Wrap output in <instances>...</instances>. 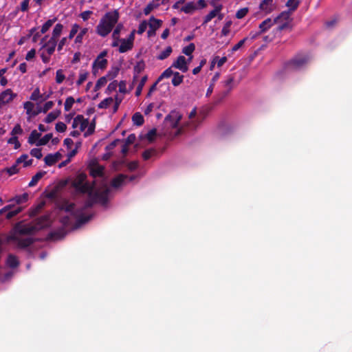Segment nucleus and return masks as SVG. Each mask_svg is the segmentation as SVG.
I'll list each match as a JSON object with an SVG mask.
<instances>
[{"label": "nucleus", "instance_id": "nucleus-1", "mask_svg": "<svg viewBox=\"0 0 352 352\" xmlns=\"http://www.w3.org/2000/svg\"><path fill=\"white\" fill-rule=\"evenodd\" d=\"M85 193L88 195V199L85 201L83 206L76 212L77 216L76 227H80L91 219L92 215H85L83 212L85 210L91 208L95 204H96V200L91 194V189Z\"/></svg>", "mask_w": 352, "mask_h": 352}, {"label": "nucleus", "instance_id": "nucleus-2", "mask_svg": "<svg viewBox=\"0 0 352 352\" xmlns=\"http://www.w3.org/2000/svg\"><path fill=\"white\" fill-rule=\"evenodd\" d=\"M87 175L85 173H78L72 182V186L80 193L85 194L91 189L92 185L87 181Z\"/></svg>", "mask_w": 352, "mask_h": 352}, {"label": "nucleus", "instance_id": "nucleus-3", "mask_svg": "<svg viewBox=\"0 0 352 352\" xmlns=\"http://www.w3.org/2000/svg\"><path fill=\"white\" fill-rule=\"evenodd\" d=\"M309 56L307 54H298L287 63V67L292 69H299L307 64Z\"/></svg>", "mask_w": 352, "mask_h": 352}, {"label": "nucleus", "instance_id": "nucleus-4", "mask_svg": "<svg viewBox=\"0 0 352 352\" xmlns=\"http://www.w3.org/2000/svg\"><path fill=\"white\" fill-rule=\"evenodd\" d=\"M14 230L20 235L33 234L38 232L33 223L26 224L17 223L14 227Z\"/></svg>", "mask_w": 352, "mask_h": 352}, {"label": "nucleus", "instance_id": "nucleus-5", "mask_svg": "<svg viewBox=\"0 0 352 352\" xmlns=\"http://www.w3.org/2000/svg\"><path fill=\"white\" fill-rule=\"evenodd\" d=\"M94 185L91 186V194L96 200V204L99 203L102 204V206H104L107 204L108 201V195L109 194V189L108 188H106L104 190L102 191L99 190H94Z\"/></svg>", "mask_w": 352, "mask_h": 352}, {"label": "nucleus", "instance_id": "nucleus-6", "mask_svg": "<svg viewBox=\"0 0 352 352\" xmlns=\"http://www.w3.org/2000/svg\"><path fill=\"white\" fill-rule=\"evenodd\" d=\"M289 12H283L278 16H276L274 20V23H278L283 22L280 25H279L277 28L278 31H282L285 29H287L289 27Z\"/></svg>", "mask_w": 352, "mask_h": 352}, {"label": "nucleus", "instance_id": "nucleus-7", "mask_svg": "<svg viewBox=\"0 0 352 352\" xmlns=\"http://www.w3.org/2000/svg\"><path fill=\"white\" fill-rule=\"evenodd\" d=\"M9 240L16 241L17 243V247L21 249L30 247L35 241V239L31 237L21 239L16 235L10 236Z\"/></svg>", "mask_w": 352, "mask_h": 352}, {"label": "nucleus", "instance_id": "nucleus-8", "mask_svg": "<svg viewBox=\"0 0 352 352\" xmlns=\"http://www.w3.org/2000/svg\"><path fill=\"white\" fill-rule=\"evenodd\" d=\"M162 25V21L155 19L152 16L149 19L148 27L149 30L147 32L148 37L155 36L156 30L159 29Z\"/></svg>", "mask_w": 352, "mask_h": 352}, {"label": "nucleus", "instance_id": "nucleus-9", "mask_svg": "<svg viewBox=\"0 0 352 352\" xmlns=\"http://www.w3.org/2000/svg\"><path fill=\"white\" fill-rule=\"evenodd\" d=\"M28 158V155L23 154L19 158L16 159L15 163L10 167H8L4 168L3 171L6 172L9 176H12L14 174H16L19 171V168H18V165L22 163L23 161Z\"/></svg>", "mask_w": 352, "mask_h": 352}, {"label": "nucleus", "instance_id": "nucleus-10", "mask_svg": "<svg viewBox=\"0 0 352 352\" xmlns=\"http://www.w3.org/2000/svg\"><path fill=\"white\" fill-rule=\"evenodd\" d=\"M119 16L118 11L115 10L113 12H107L101 19L104 20L106 23L109 24L113 28L115 25L118 23Z\"/></svg>", "mask_w": 352, "mask_h": 352}, {"label": "nucleus", "instance_id": "nucleus-11", "mask_svg": "<svg viewBox=\"0 0 352 352\" xmlns=\"http://www.w3.org/2000/svg\"><path fill=\"white\" fill-rule=\"evenodd\" d=\"M113 30V28L109 24L106 23L104 20L100 19L98 25L96 27V32L98 35L105 37Z\"/></svg>", "mask_w": 352, "mask_h": 352}, {"label": "nucleus", "instance_id": "nucleus-12", "mask_svg": "<svg viewBox=\"0 0 352 352\" xmlns=\"http://www.w3.org/2000/svg\"><path fill=\"white\" fill-rule=\"evenodd\" d=\"M16 96V95L13 94L10 89H8L1 92L0 94V108L11 102Z\"/></svg>", "mask_w": 352, "mask_h": 352}, {"label": "nucleus", "instance_id": "nucleus-13", "mask_svg": "<svg viewBox=\"0 0 352 352\" xmlns=\"http://www.w3.org/2000/svg\"><path fill=\"white\" fill-rule=\"evenodd\" d=\"M107 63L108 61L107 59L97 56L92 63L93 74L96 75L98 69H104L107 66Z\"/></svg>", "mask_w": 352, "mask_h": 352}, {"label": "nucleus", "instance_id": "nucleus-14", "mask_svg": "<svg viewBox=\"0 0 352 352\" xmlns=\"http://www.w3.org/2000/svg\"><path fill=\"white\" fill-rule=\"evenodd\" d=\"M171 67H175L182 72H186L188 69L186 63V59L184 56H179L177 60L172 64Z\"/></svg>", "mask_w": 352, "mask_h": 352}, {"label": "nucleus", "instance_id": "nucleus-15", "mask_svg": "<svg viewBox=\"0 0 352 352\" xmlns=\"http://www.w3.org/2000/svg\"><path fill=\"white\" fill-rule=\"evenodd\" d=\"M259 8L266 14H270L274 10L275 5L273 0H263L259 5Z\"/></svg>", "mask_w": 352, "mask_h": 352}, {"label": "nucleus", "instance_id": "nucleus-16", "mask_svg": "<svg viewBox=\"0 0 352 352\" xmlns=\"http://www.w3.org/2000/svg\"><path fill=\"white\" fill-rule=\"evenodd\" d=\"M123 25L122 23H119L116 25V28L114 29L112 34V38L113 40L111 43L112 47H115L119 45L120 41L121 40L120 38V34Z\"/></svg>", "mask_w": 352, "mask_h": 352}, {"label": "nucleus", "instance_id": "nucleus-17", "mask_svg": "<svg viewBox=\"0 0 352 352\" xmlns=\"http://www.w3.org/2000/svg\"><path fill=\"white\" fill-rule=\"evenodd\" d=\"M37 231H39L49 226V218L47 216H41L37 218L34 222Z\"/></svg>", "mask_w": 352, "mask_h": 352}, {"label": "nucleus", "instance_id": "nucleus-18", "mask_svg": "<svg viewBox=\"0 0 352 352\" xmlns=\"http://www.w3.org/2000/svg\"><path fill=\"white\" fill-rule=\"evenodd\" d=\"M222 5H219L215 7V8L210 11L205 17L204 19L203 25H206L208 23H209L213 18H214L217 14L220 12V11L222 10Z\"/></svg>", "mask_w": 352, "mask_h": 352}, {"label": "nucleus", "instance_id": "nucleus-19", "mask_svg": "<svg viewBox=\"0 0 352 352\" xmlns=\"http://www.w3.org/2000/svg\"><path fill=\"white\" fill-rule=\"evenodd\" d=\"M127 178V175L124 174H119L111 180V186L115 188H119L124 184V180Z\"/></svg>", "mask_w": 352, "mask_h": 352}, {"label": "nucleus", "instance_id": "nucleus-20", "mask_svg": "<svg viewBox=\"0 0 352 352\" xmlns=\"http://www.w3.org/2000/svg\"><path fill=\"white\" fill-rule=\"evenodd\" d=\"M145 69V63L144 60H141L135 64L133 67V82L137 80L139 74H140Z\"/></svg>", "mask_w": 352, "mask_h": 352}, {"label": "nucleus", "instance_id": "nucleus-21", "mask_svg": "<svg viewBox=\"0 0 352 352\" xmlns=\"http://www.w3.org/2000/svg\"><path fill=\"white\" fill-rule=\"evenodd\" d=\"M103 174L104 167L100 165L96 164L90 168V175L93 177H102Z\"/></svg>", "mask_w": 352, "mask_h": 352}, {"label": "nucleus", "instance_id": "nucleus-22", "mask_svg": "<svg viewBox=\"0 0 352 352\" xmlns=\"http://www.w3.org/2000/svg\"><path fill=\"white\" fill-rule=\"evenodd\" d=\"M234 80V77L232 76H230L224 81V86L226 87V90L222 93V94H223L222 98H225L232 89Z\"/></svg>", "mask_w": 352, "mask_h": 352}, {"label": "nucleus", "instance_id": "nucleus-23", "mask_svg": "<svg viewBox=\"0 0 352 352\" xmlns=\"http://www.w3.org/2000/svg\"><path fill=\"white\" fill-rule=\"evenodd\" d=\"M120 45L119 47V52L120 53L126 52L131 50L133 47V45L132 44H131L130 42L127 41L124 38H122L120 41Z\"/></svg>", "mask_w": 352, "mask_h": 352}, {"label": "nucleus", "instance_id": "nucleus-24", "mask_svg": "<svg viewBox=\"0 0 352 352\" xmlns=\"http://www.w3.org/2000/svg\"><path fill=\"white\" fill-rule=\"evenodd\" d=\"M274 21H272L270 18H267V19L264 20L263 22H261L259 25V32L261 34L266 32L267 30H269L274 24Z\"/></svg>", "mask_w": 352, "mask_h": 352}, {"label": "nucleus", "instance_id": "nucleus-25", "mask_svg": "<svg viewBox=\"0 0 352 352\" xmlns=\"http://www.w3.org/2000/svg\"><path fill=\"white\" fill-rule=\"evenodd\" d=\"M7 265L11 268H15L19 266V262L17 257L13 254H9L7 258Z\"/></svg>", "mask_w": 352, "mask_h": 352}, {"label": "nucleus", "instance_id": "nucleus-26", "mask_svg": "<svg viewBox=\"0 0 352 352\" xmlns=\"http://www.w3.org/2000/svg\"><path fill=\"white\" fill-rule=\"evenodd\" d=\"M46 173L45 171H39L36 175H34L31 181L29 182L28 186L33 187L36 185L38 182L45 175Z\"/></svg>", "mask_w": 352, "mask_h": 352}, {"label": "nucleus", "instance_id": "nucleus-27", "mask_svg": "<svg viewBox=\"0 0 352 352\" xmlns=\"http://www.w3.org/2000/svg\"><path fill=\"white\" fill-rule=\"evenodd\" d=\"M41 135V134L37 132L36 130H33L28 138V143L32 145L36 144V143L40 140Z\"/></svg>", "mask_w": 352, "mask_h": 352}, {"label": "nucleus", "instance_id": "nucleus-28", "mask_svg": "<svg viewBox=\"0 0 352 352\" xmlns=\"http://www.w3.org/2000/svg\"><path fill=\"white\" fill-rule=\"evenodd\" d=\"M60 113H61L60 110H56V111L50 112L45 117V118L44 120L45 122H46V123L52 122L60 115Z\"/></svg>", "mask_w": 352, "mask_h": 352}, {"label": "nucleus", "instance_id": "nucleus-29", "mask_svg": "<svg viewBox=\"0 0 352 352\" xmlns=\"http://www.w3.org/2000/svg\"><path fill=\"white\" fill-rule=\"evenodd\" d=\"M132 121L133 124L140 126L144 124V120L143 116L140 113L137 112L133 115Z\"/></svg>", "mask_w": 352, "mask_h": 352}, {"label": "nucleus", "instance_id": "nucleus-30", "mask_svg": "<svg viewBox=\"0 0 352 352\" xmlns=\"http://www.w3.org/2000/svg\"><path fill=\"white\" fill-rule=\"evenodd\" d=\"M197 9L194 2L190 1L187 3L184 6L181 8V11L186 14L192 13Z\"/></svg>", "mask_w": 352, "mask_h": 352}, {"label": "nucleus", "instance_id": "nucleus-31", "mask_svg": "<svg viewBox=\"0 0 352 352\" xmlns=\"http://www.w3.org/2000/svg\"><path fill=\"white\" fill-rule=\"evenodd\" d=\"M54 102L53 101H47L43 106V108L38 109L36 111L34 112L32 114L33 116H36L39 113L43 112L44 113H47L50 109H52L54 106Z\"/></svg>", "mask_w": 352, "mask_h": 352}, {"label": "nucleus", "instance_id": "nucleus-32", "mask_svg": "<svg viewBox=\"0 0 352 352\" xmlns=\"http://www.w3.org/2000/svg\"><path fill=\"white\" fill-rule=\"evenodd\" d=\"M57 19L54 17L52 19H48L41 27V33L45 34L48 30L52 26V25L56 22Z\"/></svg>", "mask_w": 352, "mask_h": 352}, {"label": "nucleus", "instance_id": "nucleus-33", "mask_svg": "<svg viewBox=\"0 0 352 352\" xmlns=\"http://www.w3.org/2000/svg\"><path fill=\"white\" fill-rule=\"evenodd\" d=\"M28 194L25 192L23 195L16 196L12 199H10V201H14L16 204H21L26 202L28 199Z\"/></svg>", "mask_w": 352, "mask_h": 352}, {"label": "nucleus", "instance_id": "nucleus-34", "mask_svg": "<svg viewBox=\"0 0 352 352\" xmlns=\"http://www.w3.org/2000/svg\"><path fill=\"white\" fill-rule=\"evenodd\" d=\"M183 79L184 76L176 72L174 73L173 78L172 79V84L173 86L177 87L183 82Z\"/></svg>", "mask_w": 352, "mask_h": 352}, {"label": "nucleus", "instance_id": "nucleus-35", "mask_svg": "<svg viewBox=\"0 0 352 352\" xmlns=\"http://www.w3.org/2000/svg\"><path fill=\"white\" fill-rule=\"evenodd\" d=\"M148 80V76L146 75L144 76L140 82H139L138 87H137V89H136V91H135V96H140L142 91V89H143V87L146 83V82Z\"/></svg>", "mask_w": 352, "mask_h": 352}, {"label": "nucleus", "instance_id": "nucleus-36", "mask_svg": "<svg viewBox=\"0 0 352 352\" xmlns=\"http://www.w3.org/2000/svg\"><path fill=\"white\" fill-rule=\"evenodd\" d=\"M63 29V25L61 23H57L52 32V37L58 40V37L61 34Z\"/></svg>", "mask_w": 352, "mask_h": 352}, {"label": "nucleus", "instance_id": "nucleus-37", "mask_svg": "<svg viewBox=\"0 0 352 352\" xmlns=\"http://www.w3.org/2000/svg\"><path fill=\"white\" fill-rule=\"evenodd\" d=\"M172 51V47L170 46H168L164 51L160 52V54L157 56V58L158 60H164L170 55Z\"/></svg>", "mask_w": 352, "mask_h": 352}, {"label": "nucleus", "instance_id": "nucleus-38", "mask_svg": "<svg viewBox=\"0 0 352 352\" xmlns=\"http://www.w3.org/2000/svg\"><path fill=\"white\" fill-rule=\"evenodd\" d=\"M23 208L21 206H17L15 208H13L12 210H10V211H8V212L6 214V217L7 219H10L14 216L17 215L19 213H20L22 211Z\"/></svg>", "mask_w": 352, "mask_h": 352}, {"label": "nucleus", "instance_id": "nucleus-39", "mask_svg": "<svg viewBox=\"0 0 352 352\" xmlns=\"http://www.w3.org/2000/svg\"><path fill=\"white\" fill-rule=\"evenodd\" d=\"M160 6V3H155L153 1L149 3L144 9V14L145 15H148L151 13V12L155 9L158 8Z\"/></svg>", "mask_w": 352, "mask_h": 352}, {"label": "nucleus", "instance_id": "nucleus-40", "mask_svg": "<svg viewBox=\"0 0 352 352\" xmlns=\"http://www.w3.org/2000/svg\"><path fill=\"white\" fill-rule=\"evenodd\" d=\"M52 138V133H47V134L45 135L42 138H41L36 143V145L38 146L46 145Z\"/></svg>", "mask_w": 352, "mask_h": 352}, {"label": "nucleus", "instance_id": "nucleus-41", "mask_svg": "<svg viewBox=\"0 0 352 352\" xmlns=\"http://www.w3.org/2000/svg\"><path fill=\"white\" fill-rule=\"evenodd\" d=\"M113 98L111 97H109L102 100L98 104V107L99 109H107L113 103Z\"/></svg>", "mask_w": 352, "mask_h": 352}, {"label": "nucleus", "instance_id": "nucleus-42", "mask_svg": "<svg viewBox=\"0 0 352 352\" xmlns=\"http://www.w3.org/2000/svg\"><path fill=\"white\" fill-rule=\"evenodd\" d=\"M87 32L88 29L87 28H82L75 38V43L81 44L82 43L83 37L87 33Z\"/></svg>", "mask_w": 352, "mask_h": 352}, {"label": "nucleus", "instance_id": "nucleus-43", "mask_svg": "<svg viewBox=\"0 0 352 352\" xmlns=\"http://www.w3.org/2000/svg\"><path fill=\"white\" fill-rule=\"evenodd\" d=\"M300 4L298 0H288L286 3V6L289 8L290 11H295Z\"/></svg>", "mask_w": 352, "mask_h": 352}, {"label": "nucleus", "instance_id": "nucleus-44", "mask_svg": "<svg viewBox=\"0 0 352 352\" xmlns=\"http://www.w3.org/2000/svg\"><path fill=\"white\" fill-rule=\"evenodd\" d=\"M75 102V100L72 96H69L66 98L64 109L65 111H69L71 110L74 103Z\"/></svg>", "mask_w": 352, "mask_h": 352}, {"label": "nucleus", "instance_id": "nucleus-45", "mask_svg": "<svg viewBox=\"0 0 352 352\" xmlns=\"http://www.w3.org/2000/svg\"><path fill=\"white\" fill-rule=\"evenodd\" d=\"M107 82V77L106 76H102L101 78H100L96 85H95V87H94V91H96L98 90H99L102 87H103L104 85H105Z\"/></svg>", "mask_w": 352, "mask_h": 352}, {"label": "nucleus", "instance_id": "nucleus-46", "mask_svg": "<svg viewBox=\"0 0 352 352\" xmlns=\"http://www.w3.org/2000/svg\"><path fill=\"white\" fill-rule=\"evenodd\" d=\"M174 73L173 70L171 69V67H168L166 70H164L161 75L158 77V81H161L163 78H168L170 77L172 75H174Z\"/></svg>", "mask_w": 352, "mask_h": 352}, {"label": "nucleus", "instance_id": "nucleus-47", "mask_svg": "<svg viewBox=\"0 0 352 352\" xmlns=\"http://www.w3.org/2000/svg\"><path fill=\"white\" fill-rule=\"evenodd\" d=\"M195 50V45L194 43H190L188 45L184 47L182 50V52L186 56H190Z\"/></svg>", "mask_w": 352, "mask_h": 352}, {"label": "nucleus", "instance_id": "nucleus-48", "mask_svg": "<svg viewBox=\"0 0 352 352\" xmlns=\"http://www.w3.org/2000/svg\"><path fill=\"white\" fill-rule=\"evenodd\" d=\"M44 162L47 166H51L56 163L53 155L52 153L47 154L45 158Z\"/></svg>", "mask_w": 352, "mask_h": 352}, {"label": "nucleus", "instance_id": "nucleus-49", "mask_svg": "<svg viewBox=\"0 0 352 352\" xmlns=\"http://www.w3.org/2000/svg\"><path fill=\"white\" fill-rule=\"evenodd\" d=\"M232 21H228L224 24L221 30V36H226L228 35L230 32V26L232 25Z\"/></svg>", "mask_w": 352, "mask_h": 352}, {"label": "nucleus", "instance_id": "nucleus-50", "mask_svg": "<svg viewBox=\"0 0 352 352\" xmlns=\"http://www.w3.org/2000/svg\"><path fill=\"white\" fill-rule=\"evenodd\" d=\"M65 78V76L63 74L62 69H58L56 72V82L58 84H60L63 82Z\"/></svg>", "mask_w": 352, "mask_h": 352}, {"label": "nucleus", "instance_id": "nucleus-51", "mask_svg": "<svg viewBox=\"0 0 352 352\" xmlns=\"http://www.w3.org/2000/svg\"><path fill=\"white\" fill-rule=\"evenodd\" d=\"M88 75H89V73L87 72L80 71V73L79 75V78L76 81L77 85L80 86V85H82L84 82V81H85L86 79L87 78Z\"/></svg>", "mask_w": 352, "mask_h": 352}, {"label": "nucleus", "instance_id": "nucleus-52", "mask_svg": "<svg viewBox=\"0 0 352 352\" xmlns=\"http://www.w3.org/2000/svg\"><path fill=\"white\" fill-rule=\"evenodd\" d=\"M30 155L36 159H41L43 157L41 148H34L30 151Z\"/></svg>", "mask_w": 352, "mask_h": 352}, {"label": "nucleus", "instance_id": "nucleus-53", "mask_svg": "<svg viewBox=\"0 0 352 352\" xmlns=\"http://www.w3.org/2000/svg\"><path fill=\"white\" fill-rule=\"evenodd\" d=\"M40 97H43V95L41 94L39 89L36 88L30 96V100L34 101H37L40 100Z\"/></svg>", "mask_w": 352, "mask_h": 352}, {"label": "nucleus", "instance_id": "nucleus-54", "mask_svg": "<svg viewBox=\"0 0 352 352\" xmlns=\"http://www.w3.org/2000/svg\"><path fill=\"white\" fill-rule=\"evenodd\" d=\"M79 122H80L79 126H80V131H84L89 125L88 120L85 119L83 116L81 115V118H80Z\"/></svg>", "mask_w": 352, "mask_h": 352}, {"label": "nucleus", "instance_id": "nucleus-55", "mask_svg": "<svg viewBox=\"0 0 352 352\" xmlns=\"http://www.w3.org/2000/svg\"><path fill=\"white\" fill-rule=\"evenodd\" d=\"M148 25V23L146 22V20L142 21L140 23V24L139 25L138 30H137V33L138 34H142L146 30V28Z\"/></svg>", "mask_w": 352, "mask_h": 352}, {"label": "nucleus", "instance_id": "nucleus-56", "mask_svg": "<svg viewBox=\"0 0 352 352\" xmlns=\"http://www.w3.org/2000/svg\"><path fill=\"white\" fill-rule=\"evenodd\" d=\"M8 143L10 144H14L15 149H17L21 146V143L19 142L16 136H12V138H9Z\"/></svg>", "mask_w": 352, "mask_h": 352}, {"label": "nucleus", "instance_id": "nucleus-57", "mask_svg": "<svg viewBox=\"0 0 352 352\" xmlns=\"http://www.w3.org/2000/svg\"><path fill=\"white\" fill-rule=\"evenodd\" d=\"M80 29V26L79 25H78L77 23H74L72 26V29L70 30V32H69V39H72L74 37V36L77 34V32H78Z\"/></svg>", "mask_w": 352, "mask_h": 352}, {"label": "nucleus", "instance_id": "nucleus-58", "mask_svg": "<svg viewBox=\"0 0 352 352\" xmlns=\"http://www.w3.org/2000/svg\"><path fill=\"white\" fill-rule=\"evenodd\" d=\"M23 133V129L19 124H16L11 131V135L12 136H16V135H21Z\"/></svg>", "mask_w": 352, "mask_h": 352}, {"label": "nucleus", "instance_id": "nucleus-59", "mask_svg": "<svg viewBox=\"0 0 352 352\" xmlns=\"http://www.w3.org/2000/svg\"><path fill=\"white\" fill-rule=\"evenodd\" d=\"M56 131L59 133L65 132L67 129L66 124L63 122H58L56 124Z\"/></svg>", "mask_w": 352, "mask_h": 352}, {"label": "nucleus", "instance_id": "nucleus-60", "mask_svg": "<svg viewBox=\"0 0 352 352\" xmlns=\"http://www.w3.org/2000/svg\"><path fill=\"white\" fill-rule=\"evenodd\" d=\"M248 12V8H243L239 10L236 13V17L239 19H243Z\"/></svg>", "mask_w": 352, "mask_h": 352}, {"label": "nucleus", "instance_id": "nucleus-61", "mask_svg": "<svg viewBox=\"0 0 352 352\" xmlns=\"http://www.w3.org/2000/svg\"><path fill=\"white\" fill-rule=\"evenodd\" d=\"M57 39L51 37L47 42L44 43L41 47V49L45 48L48 46H56Z\"/></svg>", "mask_w": 352, "mask_h": 352}, {"label": "nucleus", "instance_id": "nucleus-62", "mask_svg": "<svg viewBox=\"0 0 352 352\" xmlns=\"http://www.w3.org/2000/svg\"><path fill=\"white\" fill-rule=\"evenodd\" d=\"M155 153L154 149H147L142 153V157L144 160H148Z\"/></svg>", "mask_w": 352, "mask_h": 352}, {"label": "nucleus", "instance_id": "nucleus-63", "mask_svg": "<svg viewBox=\"0 0 352 352\" xmlns=\"http://www.w3.org/2000/svg\"><path fill=\"white\" fill-rule=\"evenodd\" d=\"M125 164V161L124 160H120L118 161H115L113 162V168L116 170H120L121 167Z\"/></svg>", "mask_w": 352, "mask_h": 352}, {"label": "nucleus", "instance_id": "nucleus-64", "mask_svg": "<svg viewBox=\"0 0 352 352\" xmlns=\"http://www.w3.org/2000/svg\"><path fill=\"white\" fill-rule=\"evenodd\" d=\"M93 14V12L92 11H90V10H86V11H84L82 12H81L80 14V18L84 21H87L90 16Z\"/></svg>", "mask_w": 352, "mask_h": 352}]
</instances>
